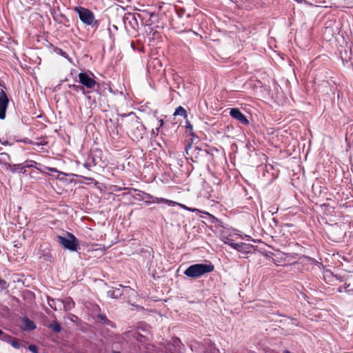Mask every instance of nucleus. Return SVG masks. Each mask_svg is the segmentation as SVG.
I'll return each mask as SVG.
<instances>
[{"label": "nucleus", "instance_id": "1", "mask_svg": "<svg viewBox=\"0 0 353 353\" xmlns=\"http://www.w3.org/2000/svg\"><path fill=\"white\" fill-rule=\"evenodd\" d=\"M214 267L210 263H196L189 266L184 272V274L190 278L197 279L205 274L211 272L214 270Z\"/></svg>", "mask_w": 353, "mask_h": 353}, {"label": "nucleus", "instance_id": "2", "mask_svg": "<svg viewBox=\"0 0 353 353\" xmlns=\"http://www.w3.org/2000/svg\"><path fill=\"white\" fill-rule=\"evenodd\" d=\"M59 243L66 250L71 252L77 251L79 241L71 233H68L67 237L59 236L57 237Z\"/></svg>", "mask_w": 353, "mask_h": 353}, {"label": "nucleus", "instance_id": "3", "mask_svg": "<svg viewBox=\"0 0 353 353\" xmlns=\"http://www.w3.org/2000/svg\"><path fill=\"white\" fill-rule=\"evenodd\" d=\"M74 11L78 14L80 20L86 26H93L97 23L94 14L88 8L83 7L74 8Z\"/></svg>", "mask_w": 353, "mask_h": 353}, {"label": "nucleus", "instance_id": "4", "mask_svg": "<svg viewBox=\"0 0 353 353\" xmlns=\"http://www.w3.org/2000/svg\"><path fill=\"white\" fill-rule=\"evenodd\" d=\"M25 169L26 168H34L37 170H38L40 172L43 174H48L47 171H50L52 172L58 173L59 175H63V176H68V174L59 171L57 168H50V167H44L43 169L39 168L37 165L38 163L34 161H28L23 163Z\"/></svg>", "mask_w": 353, "mask_h": 353}, {"label": "nucleus", "instance_id": "5", "mask_svg": "<svg viewBox=\"0 0 353 353\" xmlns=\"http://www.w3.org/2000/svg\"><path fill=\"white\" fill-rule=\"evenodd\" d=\"M93 74H88L86 72H80L79 74V79L80 83L88 89H92L97 84L96 81L93 78Z\"/></svg>", "mask_w": 353, "mask_h": 353}, {"label": "nucleus", "instance_id": "6", "mask_svg": "<svg viewBox=\"0 0 353 353\" xmlns=\"http://www.w3.org/2000/svg\"><path fill=\"white\" fill-rule=\"evenodd\" d=\"M230 115L234 119L238 121L243 125H248L250 123L248 119L243 115L239 108H231L230 110Z\"/></svg>", "mask_w": 353, "mask_h": 353}, {"label": "nucleus", "instance_id": "7", "mask_svg": "<svg viewBox=\"0 0 353 353\" xmlns=\"http://www.w3.org/2000/svg\"><path fill=\"white\" fill-rule=\"evenodd\" d=\"M8 105V99L6 92L0 90V119L3 120L6 118V112Z\"/></svg>", "mask_w": 353, "mask_h": 353}, {"label": "nucleus", "instance_id": "8", "mask_svg": "<svg viewBox=\"0 0 353 353\" xmlns=\"http://www.w3.org/2000/svg\"><path fill=\"white\" fill-rule=\"evenodd\" d=\"M8 167L10 168V170L13 173L19 172V173H26V170H25V167L23 163H19V164H8Z\"/></svg>", "mask_w": 353, "mask_h": 353}, {"label": "nucleus", "instance_id": "9", "mask_svg": "<svg viewBox=\"0 0 353 353\" xmlns=\"http://www.w3.org/2000/svg\"><path fill=\"white\" fill-rule=\"evenodd\" d=\"M74 306V302L70 297H66L63 299V310L68 311L72 310Z\"/></svg>", "mask_w": 353, "mask_h": 353}, {"label": "nucleus", "instance_id": "10", "mask_svg": "<svg viewBox=\"0 0 353 353\" xmlns=\"http://www.w3.org/2000/svg\"><path fill=\"white\" fill-rule=\"evenodd\" d=\"M23 323L25 329L28 330H32L36 327L35 323L29 319H23Z\"/></svg>", "mask_w": 353, "mask_h": 353}, {"label": "nucleus", "instance_id": "11", "mask_svg": "<svg viewBox=\"0 0 353 353\" xmlns=\"http://www.w3.org/2000/svg\"><path fill=\"white\" fill-rule=\"evenodd\" d=\"M48 327L50 330H52L53 332L56 333H59L61 330V327L57 321H53L52 323L49 324Z\"/></svg>", "mask_w": 353, "mask_h": 353}, {"label": "nucleus", "instance_id": "12", "mask_svg": "<svg viewBox=\"0 0 353 353\" xmlns=\"http://www.w3.org/2000/svg\"><path fill=\"white\" fill-rule=\"evenodd\" d=\"M174 115L176 116V115H179V116H183L184 117H187V113H186V111L185 110L181 107V106H179L174 113Z\"/></svg>", "mask_w": 353, "mask_h": 353}, {"label": "nucleus", "instance_id": "13", "mask_svg": "<svg viewBox=\"0 0 353 353\" xmlns=\"http://www.w3.org/2000/svg\"><path fill=\"white\" fill-rule=\"evenodd\" d=\"M247 246V245L244 243H234V245H232V248L237 251H243L244 250V248Z\"/></svg>", "mask_w": 353, "mask_h": 353}, {"label": "nucleus", "instance_id": "14", "mask_svg": "<svg viewBox=\"0 0 353 353\" xmlns=\"http://www.w3.org/2000/svg\"><path fill=\"white\" fill-rule=\"evenodd\" d=\"M159 203H166L169 206H175L177 204V202H175L174 201L168 200L164 198H159Z\"/></svg>", "mask_w": 353, "mask_h": 353}, {"label": "nucleus", "instance_id": "15", "mask_svg": "<svg viewBox=\"0 0 353 353\" xmlns=\"http://www.w3.org/2000/svg\"><path fill=\"white\" fill-rule=\"evenodd\" d=\"M176 205H179L180 206L181 208L185 210H188V211H190V212H201L199 210L196 209V208H189V207H187L186 205H183V204H181V203H177V204Z\"/></svg>", "mask_w": 353, "mask_h": 353}, {"label": "nucleus", "instance_id": "16", "mask_svg": "<svg viewBox=\"0 0 353 353\" xmlns=\"http://www.w3.org/2000/svg\"><path fill=\"white\" fill-rule=\"evenodd\" d=\"M108 293L109 296H110L112 298H118L121 295V293L120 292L119 290L112 291L110 290L108 291Z\"/></svg>", "mask_w": 353, "mask_h": 353}, {"label": "nucleus", "instance_id": "17", "mask_svg": "<svg viewBox=\"0 0 353 353\" xmlns=\"http://www.w3.org/2000/svg\"><path fill=\"white\" fill-rule=\"evenodd\" d=\"M63 310V299H57L55 301V310Z\"/></svg>", "mask_w": 353, "mask_h": 353}, {"label": "nucleus", "instance_id": "18", "mask_svg": "<svg viewBox=\"0 0 353 353\" xmlns=\"http://www.w3.org/2000/svg\"><path fill=\"white\" fill-rule=\"evenodd\" d=\"M222 241L225 244L229 245L230 247H232V245H234L233 241L228 236H223Z\"/></svg>", "mask_w": 353, "mask_h": 353}, {"label": "nucleus", "instance_id": "19", "mask_svg": "<svg viewBox=\"0 0 353 353\" xmlns=\"http://www.w3.org/2000/svg\"><path fill=\"white\" fill-rule=\"evenodd\" d=\"M57 299H48V304L49 305L54 308V310H55V301Z\"/></svg>", "mask_w": 353, "mask_h": 353}, {"label": "nucleus", "instance_id": "20", "mask_svg": "<svg viewBox=\"0 0 353 353\" xmlns=\"http://www.w3.org/2000/svg\"><path fill=\"white\" fill-rule=\"evenodd\" d=\"M148 197H150L152 201H150V203H159V197H153V196H151L150 195L148 194L147 195Z\"/></svg>", "mask_w": 353, "mask_h": 353}, {"label": "nucleus", "instance_id": "21", "mask_svg": "<svg viewBox=\"0 0 353 353\" xmlns=\"http://www.w3.org/2000/svg\"><path fill=\"white\" fill-rule=\"evenodd\" d=\"M28 348H29L30 351H31L32 352L38 353L37 347L35 345H31L29 346Z\"/></svg>", "mask_w": 353, "mask_h": 353}, {"label": "nucleus", "instance_id": "22", "mask_svg": "<svg viewBox=\"0 0 353 353\" xmlns=\"http://www.w3.org/2000/svg\"><path fill=\"white\" fill-rule=\"evenodd\" d=\"M11 344H12V345L14 347H15V348H19V346H20V345H19V343H18L17 341H12V342L11 343Z\"/></svg>", "mask_w": 353, "mask_h": 353}, {"label": "nucleus", "instance_id": "23", "mask_svg": "<svg viewBox=\"0 0 353 353\" xmlns=\"http://www.w3.org/2000/svg\"><path fill=\"white\" fill-rule=\"evenodd\" d=\"M186 128L187 129H190V130H192V125L190 124V122H186Z\"/></svg>", "mask_w": 353, "mask_h": 353}, {"label": "nucleus", "instance_id": "24", "mask_svg": "<svg viewBox=\"0 0 353 353\" xmlns=\"http://www.w3.org/2000/svg\"><path fill=\"white\" fill-rule=\"evenodd\" d=\"M83 166L87 169H90V165L88 163H83Z\"/></svg>", "mask_w": 353, "mask_h": 353}, {"label": "nucleus", "instance_id": "25", "mask_svg": "<svg viewBox=\"0 0 353 353\" xmlns=\"http://www.w3.org/2000/svg\"><path fill=\"white\" fill-rule=\"evenodd\" d=\"M99 317L102 321L106 320V317H105V316L100 315V316H99Z\"/></svg>", "mask_w": 353, "mask_h": 353}, {"label": "nucleus", "instance_id": "26", "mask_svg": "<svg viewBox=\"0 0 353 353\" xmlns=\"http://www.w3.org/2000/svg\"><path fill=\"white\" fill-rule=\"evenodd\" d=\"M159 121L160 123L159 128H161L163 125V119H160Z\"/></svg>", "mask_w": 353, "mask_h": 353}, {"label": "nucleus", "instance_id": "27", "mask_svg": "<svg viewBox=\"0 0 353 353\" xmlns=\"http://www.w3.org/2000/svg\"><path fill=\"white\" fill-rule=\"evenodd\" d=\"M203 213L207 214V215H208V216H210L211 218L214 219V217L212 215H211L210 214H209L208 212H203Z\"/></svg>", "mask_w": 353, "mask_h": 353}, {"label": "nucleus", "instance_id": "28", "mask_svg": "<svg viewBox=\"0 0 353 353\" xmlns=\"http://www.w3.org/2000/svg\"><path fill=\"white\" fill-rule=\"evenodd\" d=\"M159 128H157V132H155L154 130L152 131L153 134H157Z\"/></svg>", "mask_w": 353, "mask_h": 353}, {"label": "nucleus", "instance_id": "29", "mask_svg": "<svg viewBox=\"0 0 353 353\" xmlns=\"http://www.w3.org/2000/svg\"><path fill=\"white\" fill-rule=\"evenodd\" d=\"M347 288H349V285H347V287H346V288H345V291H346V292H350V290H347Z\"/></svg>", "mask_w": 353, "mask_h": 353}, {"label": "nucleus", "instance_id": "30", "mask_svg": "<svg viewBox=\"0 0 353 353\" xmlns=\"http://www.w3.org/2000/svg\"><path fill=\"white\" fill-rule=\"evenodd\" d=\"M140 128H141V130H141V131H143V128H144L143 125H140Z\"/></svg>", "mask_w": 353, "mask_h": 353}, {"label": "nucleus", "instance_id": "31", "mask_svg": "<svg viewBox=\"0 0 353 353\" xmlns=\"http://www.w3.org/2000/svg\"><path fill=\"white\" fill-rule=\"evenodd\" d=\"M339 291L340 292H343V289H342V288H339Z\"/></svg>", "mask_w": 353, "mask_h": 353}, {"label": "nucleus", "instance_id": "32", "mask_svg": "<svg viewBox=\"0 0 353 353\" xmlns=\"http://www.w3.org/2000/svg\"><path fill=\"white\" fill-rule=\"evenodd\" d=\"M284 353H290L288 350H285Z\"/></svg>", "mask_w": 353, "mask_h": 353}, {"label": "nucleus", "instance_id": "33", "mask_svg": "<svg viewBox=\"0 0 353 353\" xmlns=\"http://www.w3.org/2000/svg\"><path fill=\"white\" fill-rule=\"evenodd\" d=\"M3 334V332L1 330H0V335H1Z\"/></svg>", "mask_w": 353, "mask_h": 353}, {"label": "nucleus", "instance_id": "34", "mask_svg": "<svg viewBox=\"0 0 353 353\" xmlns=\"http://www.w3.org/2000/svg\"><path fill=\"white\" fill-rule=\"evenodd\" d=\"M352 291L353 292V290Z\"/></svg>", "mask_w": 353, "mask_h": 353}]
</instances>
